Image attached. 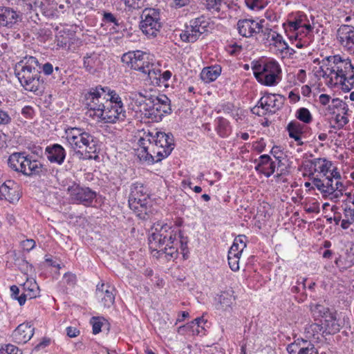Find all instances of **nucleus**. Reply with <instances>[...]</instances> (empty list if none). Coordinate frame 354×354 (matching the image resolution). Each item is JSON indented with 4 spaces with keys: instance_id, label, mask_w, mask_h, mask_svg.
<instances>
[{
    "instance_id": "obj_1",
    "label": "nucleus",
    "mask_w": 354,
    "mask_h": 354,
    "mask_svg": "<svg viewBox=\"0 0 354 354\" xmlns=\"http://www.w3.org/2000/svg\"><path fill=\"white\" fill-rule=\"evenodd\" d=\"M102 86L91 88L84 96L86 115L93 120L104 123H116L124 121L126 111L124 106L112 105L105 98Z\"/></svg>"
},
{
    "instance_id": "obj_2",
    "label": "nucleus",
    "mask_w": 354,
    "mask_h": 354,
    "mask_svg": "<svg viewBox=\"0 0 354 354\" xmlns=\"http://www.w3.org/2000/svg\"><path fill=\"white\" fill-rule=\"evenodd\" d=\"M137 156L149 164L167 158L174 149V137L170 133L157 131L145 133L138 140Z\"/></svg>"
},
{
    "instance_id": "obj_3",
    "label": "nucleus",
    "mask_w": 354,
    "mask_h": 354,
    "mask_svg": "<svg viewBox=\"0 0 354 354\" xmlns=\"http://www.w3.org/2000/svg\"><path fill=\"white\" fill-rule=\"evenodd\" d=\"M314 172L319 174L323 178H313V184L324 199H335L342 195L343 182L338 168L332 161L325 158H315Z\"/></svg>"
},
{
    "instance_id": "obj_4",
    "label": "nucleus",
    "mask_w": 354,
    "mask_h": 354,
    "mask_svg": "<svg viewBox=\"0 0 354 354\" xmlns=\"http://www.w3.org/2000/svg\"><path fill=\"white\" fill-rule=\"evenodd\" d=\"M283 27L288 38L295 42L297 48L307 46L313 36L315 28L314 19L302 12L288 15Z\"/></svg>"
},
{
    "instance_id": "obj_5",
    "label": "nucleus",
    "mask_w": 354,
    "mask_h": 354,
    "mask_svg": "<svg viewBox=\"0 0 354 354\" xmlns=\"http://www.w3.org/2000/svg\"><path fill=\"white\" fill-rule=\"evenodd\" d=\"M318 68L313 70L319 79L322 78L324 83L330 88H333L342 81L346 73L351 70V62L344 59L339 55L328 56L324 58Z\"/></svg>"
},
{
    "instance_id": "obj_6",
    "label": "nucleus",
    "mask_w": 354,
    "mask_h": 354,
    "mask_svg": "<svg viewBox=\"0 0 354 354\" xmlns=\"http://www.w3.org/2000/svg\"><path fill=\"white\" fill-rule=\"evenodd\" d=\"M251 65L256 80L262 85L275 86L282 80L281 66L275 59L261 58L253 61Z\"/></svg>"
},
{
    "instance_id": "obj_7",
    "label": "nucleus",
    "mask_w": 354,
    "mask_h": 354,
    "mask_svg": "<svg viewBox=\"0 0 354 354\" xmlns=\"http://www.w3.org/2000/svg\"><path fill=\"white\" fill-rule=\"evenodd\" d=\"M129 206L141 219H147L152 212L148 188L142 183L135 182L130 186Z\"/></svg>"
},
{
    "instance_id": "obj_8",
    "label": "nucleus",
    "mask_w": 354,
    "mask_h": 354,
    "mask_svg": "<svg viewBox=\"0 0 354 354\" xmlns=\"http://www.w3.org/2000/svg\"><path fill=\"white\" fill-rule=\"evenodd\" d=\"M65 136L68 145L77 153H94L99 149L98 140L84 129L68 128Z\"/></svg>"
},
{
    "instance_id": "obj_9",
    "label": "nucleus",
    "mask_w": 354,
    "mask_h": 354,
    "mask_svg": "<svg viewBox=\"0 0 354 354\" xmlns=\"http://www.w3.org/2000/svg\"><path fill=\"white\" fill-rule=\"evenodd\" d=\"M122 62L131 69L138 71L152 80L156 75V68L153 58L147 53L141 50L129 51L122 57Z\"/></svg>"
},
{
    "instance_id": "obj_10",
    "label": "nucleus",
    "mask_w": 354,
    "mask_h": 354,
    "mask_svg": "<svg viewBox=\"0 0 354 354\" xmlns=\"http://www.w3.org/2000/svg\"><path fill=\"white\" fill-rule=\"evenodd\" d=\"M162 24L158 10L145 8L141 15L140 28L142 32L148 37H155L160 32Z\"/></svg>"
},
{
    "instance_id": "obj_11",
    "label": "nucleus",
    "mask_w": 354,
    "mask_h": 354,
    "mask_svg": "<svg viewBox=\"0 0 354 354\" xmlns=\"http://www.w3.org/2000/svg\"><path fill=\"white\" fill-rule=\"evenodd\" d=\"M284 97L277 94H266L258 102L257 105L252 109V112L259 116L268 113H274L283 105Z\"/></svg>"
},
{
    "instance_id": "obj_12",
    "label": "nucleus",
    "mask_w": 354,
    "mask_h": 354,
    "mask_svg": "<svg viewBox=\"0 0 354 354\" xmlns=\"http://www.w3.org/2000/svg\"><path fill=\"white\" fill-rule=\"evenodd\" d=\"M209 25L208 19L204 16L192 19L189 25L185 26V30L180 33V37L183 41L193 43L199 37L207 31Z\"/></svg>"
},
{
    "instance_id": "obj_13",
    "label": "nucleus",
    "mask_w": 354,
    "mask_h": 354,
    "mask_svg": "<svg viewBox=\"0 0 354 354\" xmlns=\"http://www.w3.org/2000/svg\"><path fill=\"white\" fill-rule=\"evenodd\" d=\"M170 112V100L165 95L152 96L148 111L145 113V118L151 119L153 122H159Z\"/></svg>"
},
{
    "instance_id": "obj_14",
    "label": "nucleus",
    "mask_w": 354,
    "mask_h": 354,
    "mask_svg": "<svg viewBox=\"0 0 354 354\" xmlns=\"http://www.w3.org/2000/svg\"><path fill=\"white\" fill-rule=\"evenodd\" d=\"M151 230V234L149 237L150 250H158V248L165 245L169 239V235L174 234L175 232L171 230L170 225L161 222L154 223Z\"/></svg>"
},
{
    "instance_id": "obj_15",
    "label": "nucleus",
    "mask_w": 354,
    "mask_h": 354,
    "mask_svg": "<svg viewBox=\"0 0 354 354\" xmlns=\"http://www.w3.org/2000/svg\"><path fill=\"white\" fill-rule=\"evenodd\" d=\"M67 192L72 203L91 206L96 197V193L90 188L81 187L73 183L67 188Z\"/></svg>"
},
{
    "instance_id": "obj_16",
    "label": "nucleus",
    "mask_w": 354,
    "mask_h": 354,
    "mask_svg": "<svg viewBox=\"0 0 354 354\" xmlns=\"http://www.w3.org/2000/svg\"><path fill=\"white\" fill-rule=\"evenodd\" d=\"M38 61L34 57H25L15 66V75L20 83L29 77L39 76Z\"/></svg>"
},
{
    "instance_id": "obj_17",
    "label": "nucleus",
    "mask_w": 354,
    "mask_h": 354,
    "mask_svg": "<svg viewBox=\"0 0 354 354\" xmlns=\"http://www.w3.org/2000/svg\"><path fill=\"white\" fill-rule=\"evenodd\" d=\"M337 40L350 54L354 55V26L343 24L337 30Z\"/></svg>"
},
{
    "instance_id": "obj_18",
    "label": "nucleus",
    "mask_w": 354,
    "mask_h": 354,
    "mask_svg": "<svg viewBox=\"0 0 354 354\" xmlns=\"http://www.w3.org/2000/svg\"><path fill=\"white\" fill-rule=\"evenodd\" d=\"M263 19H244L237 22V30L243 37H250L263 31Z\"/></svg>"
},
{
    "instance_id": "obj_19",
    "label": "nucleus",
    "mask_w": 354,
    "mask_h": 354,
    "mask_svg": "<svg viewBox=\"0 0 354 354\" xmlns=\"http://www.w3.org/2000/svg\"><path fill=\"white\" fill-rule=\"evenodd\" d=\"M95 296L104 308H111L115 301V289L108 283H98L96 286Z\"/></svg>"
},
{
    "instance_id": "obj_20",
    "label": "nucleus",
    "mask_w": 354,
    "mask_h": 354,
    "mask_svg": "<svg viewBox=\"0 0 354 354\" xmlns=\"http://www.w3.org/2000/svg\"><path fill=\"white\" fill-rule=\"evenodd\" d=\"M22 19L20 12L8 6H0V28H13Z\"/></svg>"
},
{
    "instance_id": "obj_21",
    "label": "nucleus",
    "mask_w": 354,
    "mask_h": 354,
    "mask_svg": "<svg viewBox=\"0 0 354 354\" xmlns=\"http://www.w3.org/2000/svg\"><path fill=\"white\" fill-rule=\"evenodd\" d=\"M165 246H162L158 250H151L152 252H156L158 257L165 255V257L170 261L175 259L178 256V240L176 234H170L169 239L167 240V243L165 244Z\"/></svg>"
},
{
    "instance_id": "obj_22",
    "label": "nucleus",
    "mask_w": 354,
    "mask_h": 354,
    "mask_svg": "<svg viewBox=\"0 0 354 354\" xmlns=\"http://www.w3.org/2000/svg\"><path fill=\"white\" fill-rule=\"evenodd\" d=\"M288 354H318L315 345L310 341L297 339L287 346Z\"/></svg>"
},
{
    "instance_id": "obj_23",
    "label": "nucleus",
    "mask_w": 354,
    "mask_h": 354,
    "mask_svg": "<svg viewBox=\"0 0 354 354\" xmlns=\"http://www.w3.org/2000/svg\"><path fill=\"white\" fill-rule=\"evenodd\" d=\"M151 98L152 96L148 97L142 93L133 94L131 102L132 110L140 114V118H145V113L148 111Z\"/></svg>"
},
{
    "instance_id": "obj_24",
    "label": "nucleus",
    "mask_w": 354,
    "mask_h": 354,
    "mask_svg": "<svg viewBox=\"0 0 354 354\" xmlns=\"http://www.w3.org/2000/svg\"><path fill=\"white\" fill-rule=\"evenodd\" d=\"M21 286L22 293L18 299L20 306H23L27 299H31L39 296V287L35 279H27Z\"/></svg>"
},
{
    "instance_id": "obj_25",
    "label": "nucleus",
    "mask_w": 354,
    "mask_h": 354,
    "mask_svg": "<svg viewBox=\"0 0 354 354\" xmlns=\"http://www.w3.org/2000/svg\"><path fill=\"white\" fill-rule=\"evenodd\" d=\"M34 330V327L29 322L19 324L12 333L13 341L17 344L26 343L33 336Z\"/></svg>"
},
{
    "instance_id": "obj_26",
    "label": "nucleus",
    "mask_w": 354,
    "mask_h": 354,
    "mask_svg": "<svg viewBox=\"0 0 354 354\" xmlns=\"http://www.w3.org/2000/svg\"><path fill=\"white\" fill-rule=\"evenodd\" d=\"M20 194L17 186L12 180H7L0 186V200H6L10 203L17 202Z\"/></svg>"
},
{
    "instance_id": "obj_27",
    "label": "nucleus",
    "mask_w": 354,
    "mask_h": 354,
    "mask_svg": "<svg viewBox=\"0 0 354 354\" xmlns=\"http://www.w3.org/2000/svg\"><path fill=\"white\" fill-rule=\"evenodd\" d=\"M21 173L26 176H41L46 173V169L40 161L26 156Z\"/></svg>"
},
{
    "instance_id": "obj_28",
    "label": "nucleus",
    "mask_w": 354,
    "mask_h": 354,
    "mask_svg": "<svg viewBox=\"0 0 354 354\" xmlns=\"http://www.w3.org/2000/svg\"><path fill=\"white\" fill-rule=\"evenodd\" d=\"M45 154L47 159L51 163H56L61 165L66 158V152L65 149L59 144H53L46 147Z\"/></svg>"
},
{
    "instance_id": "obj_29",
    "label": "nucleus",
    "mask_w": 354,
    "mask_h": 354,
    "mask_svg": "<svg viewBox=\"0 0 354 354\" xmlns=\"http://www.w3.org/2000/svg\"><path fill=\"white\" fill-rule=\"evenodd\" d=\"M103 57L95 52L86 53L83 58L84 68L87 72L94 74L97 72L102 65Z\"/></svg>"
},
{
    "instance_id": "obj_30",
    "label": "nucleus",
    "mask_w": 354,
    "mask_h": 354,
    "mask_svg": "<svg viewBox=\"0 0 354 354\" xmlns=\"http://www.w3.org/2000/svg\"><path fill=\"white\" fill-rule=\"evenodd\" d=\"M206 9L212 14H218L219 18H226L230 6L224 0H205L204 3Z\"/></svg>"
},
{
    "instance_id": "obj_31",
    "label": "nucleus",
    "mask_w": 354,
    "mask_h": 354,
    "mask_svg": "<svg viewBox=\"0 0 354 354\" xmlns=\"http://www.w3.org/2000/svg\"><path fill=\"white\" fill-rule=\"evenodd\" d=\"M256 162L257 164L255 166V169L259 173L263 174L266 177H270L274 174L276 164L268 155H261Z\"/></svg>"
},
{
    "instance_id": "obj_32",
    "label": "nucleus",
    "mask_w": 354,
    "mask_h": 354,
    "mask_svg": "<svg viewBox=\"0 0 354 354\" xmlns=\"http://www.w3.org/2000/svg\"><path fill=\"white\" fill-rule=\"evenodd\" d=\"M325 331L328 334H334L339 331L342 327V322L337 317L336 313H330L326 316L324 323Z\"/></svg>"
},
{
    "instance_id": "obj_33",
    "label": "nucleus",
    "mask_w": 354,
    "mask_h": 354,
    "mask_svg": "<svg viewBox=\"0 0 354 354\" xmlns=\"http://www.w3.org/2000/svg\"><path fill=\"white\" fill-rule=\"evenodd\" d=\"M286 130L288 132V136L293 138L298 145H302L303 142L301 141V134L304 132V125L299 122L293 120L290 122L287 127Z\"/></svg>"
},
{
    "instance_id": "obj_34",
    "label": "nucleus",
    "mask_w": 354,
    "mask_h": 354,
    "mask_svg": "<svg viewBox=\"0 0 354 354\" xmlns=\"http://www.w3.org/2000/svg\"><path fill=\"white\" fill-rule=\"evenodd\" d=\"M347 105L344 102L339 98L332 99L331 102L326 107L322 108L325 116L331 118L338 112H343Z\"/></svg>"
},
{
    "instance_id": "obj_35",
    "label": "nucleus",
    "mask_w": 354,
    "mask_h": 354,
    "mask_svg": "<svg viewBox=\"0 0 354 354\" xmlns=\"http://www.w3.org/2000/svg\"><path fill=\"white\" fill-rule=\"evenodd\" d=\"M39 9L46 17H58L57 3L55 0H43L39 5Z\"/></svg>"
},
{
    "instance_id": "obj_36",
    "label": "nucleus",
    "mask_w": 354,
    "mask_h": 354,
    "mask_svg": "<svg viewBox=\"0 0 354 354\" xmlns=\"http://www.w3.org/2000/svg\"><path fill=\"white\" fill-rule=\"evenodd\" d=\"M25 90L39 94L42 92L43 82L40 80V75L29 77L24 82L20 83Z\"/></svg>"
},
{
    "instance_id": "obj_37",
    "label": "nucleus",
    "mask_w": 354,
    "mask_h": 354,
    "mask_svg": "<svg viewBox=\"0 0 354 354\" xmlns=\"http://www.w3.org/2000/svg\"><path fill=\"white\" fill-rule=\"evenodd\" d=\"M221 73V66L216 64L204 68L201 73V77L205 82H211L216 80Z\"/></svg>"
},
{
    "instance_id": "obj_38",
    "label": "nucleus",
    "mask_w": 354,
    "mask_h": 354,
    "mask_svg": "<svg viewBox=\"0 0 354 354\" xmlns=\"http://www.w3.org/2000/svg\"><path fill=\"white\" fill-rule=\"evenodd\" d=\"M26 157L23 153H13L8 158V166L14 171L21 172Z\"/></svg>"
},
{
    "instance_id": "obj_39",
    "label": "nucleus",
    "mask_w": 354,
    "mask_h": 354,
    "mask_svg": "<svg viewBox=\"0 0 354 354\" xmlns=\"http://www.w3.org/2000/svg\"><path fill=\"white\" fill-rule=\"evenodd\" d=\"M348 110V109L346 106L342 113L338 112V113L329 118L332 128L341 129L348 122V119L346 117Z\"/></svg>"
},
{
    "instance_id": "obj_40",
    "label": "nucleus",
    "mask_w": 354,
    "mask_h": 354,
    "mask_svg": "<svg viewBox=\"0 0 354 354\" xmlns=\"http://www.w3.org/2000/svg\"><path fill=\"white\" fill-rule=\"evenodd\" d=\"M216 300L218 301L217 308L225 310L231 307L234 301V297L232 292L224 291L217 296Z\"/></svg>"
},
{
    "instance_id": "obj_41",
    "label": "nucleus",
    "mask_w": 354,
    "mask_h": 354,
    "mask_svg": "<svg viewBox=\"0 0 354 354\" xmlns=\"http://www.w3.org/2000/svg\"><path fill=\"white\" fill-rule=\"evenodd\" d=\"M231 127L229 122L223 118H218L216 120V131L223 138L227 137L231 133Z\"/></svg>"
},
{
    "instance_id": "obj_42",
    "label": "nucleus",
    "mask_w": 354,
    "mask_h": 354,
    "mask_svg": "<svg viewBox=\"0 0 354 354\" xmlns=\"http://www.w3.org/2000/svg\"><path fill=\"white\" fill-rule=\"evenodd\" d=\"M234 250L235 249L229 250L227 254V260L230 269L234 272H236L240 269L239 261L242 255V253L239 252L238 251H236Z\"/></svg>"
},
{
    "instance_id": "obj_43",
    "label": "nucleus",
    "mask_w": 354,
    "mask_h": 354,
    "mask_svg": "<svg viewBox=\"0 0 354 354\" xmlns=\"http://www.w3.org/2000/svg\"><path fill=\"white\" fill-rule=\"evenodd\" d=\"M343 190L341 191L342 195H339V196L335 197V199H329L330 201L333 203H338L340 201L342 196H345L346 198L344 199L342 201L345 206H348L351 205V206H354V192H347V185L343 183Z\"/></svg>"
},
{
    "instance_id": "obj_44",
    "label": "nucleus",
    "mask_w": 354,
    "mask_h": 354,
    "mask_svg": "<svg viewBox=\"0 0 354 354\" xmlns=\"http://www.w3.org/2000/svg\"><path fill=\"white\" fill-rule=\"evenodd\" d=\"M102 90L105 95L106 100L111 102L112 105L124 106L121 97L115 91H111L107 87H102Z\"/></svg>"
},
{
    "instance_id": "obj_45",
    "label": "nucleus",
    "mask_w": 354,
    "mask_h": 354,
    "mask_svg": "<svg viewBox=\"0 0 354 354\" xmlns=\"http://www.w3.org/2000/svg\"><path fill=\"white\" fill-rule=\"evenodd\" d=\"M354 68L351 64V70L345 74L346 75L343 77L344 80L339 84L342 85V88L345 90L350 91L354 88Z\"/></svg>"
},
{
    "instance_id": "obj_46",
    "label": "nucleus",
    "mask_w": 354,
    "mask_h": 354,
    "mask_svg": "<svg viewBox=\"0 0 354 354\" xmlns=\"http://www.w3.org/2000/svg\"><path fill=\"white\" fill-rule=\"evenodd\" d=\"M315 158L312 160H306L302 162L301 168L304 170V176H308L311 180L315 177L314 172Z\"/></svg>"
},
{
    "instance_id": "obj_47",
    "label": "nucleus",
    "mask_w": 354,
    "mask_h": 354,
    "mask_svg": "<svg viewBox=\"0 0 354 354\" xmlns=\"http://www.w3.org/2000/svg\"><path fill=\"white\" fill-rule=\"evenodd\" d=\"M296 117L299 120L306 124H309L313 120V116L310 111L304 107L300 108L297 111Z\"/></svg>"
},
{
    "instance_id": "obj_48",
    "label": "nucleus",
    "mask_w": 354,
    "mask_h": 354,
    "mask_svg": "<svg viewBox=\"0 0 354 354\" xmlns=\"http://www.w3.org/2000/svg\"><path fill=\"white\" fill-rule=\"evenodd\" d=\"M246 236L244 235H239L236 237L230 249H236V251L243 253V250L246 248Z\"/></svg>"
},
{
    "instance_id": "obj_49",
    "label": "nucleus",
    "mask_w": 354,
    "mask_h": 354,
    "mask_svg": "<svg viewBox=\"0 0 354 354\" xmlns=\"http://www.w3.org/2000/svg\"><path fill=\"white\" fill-rule=\"evenodd\" d=\"M248 8L253 10L263 9L268 3V0H245Z\"/></svg>"
},
{
    "instance_id": "obj_50",
    "label": "nucleus",
    "mask_w": 354,
    "mask_h": 354,
    "mask_svg": "<svg viewBox=\"0 0 354 354\" xmlns=\"http://www.w3.org/2000/svg\"><path fill=\"white\" fill-rule=\"evenodd\" d=\"M156 75H153L152 79H156L160 83H162L165 86H167L166 82L171 77V72L170 71H165L161 74L159 69H156Z\"/></svg>"
},
{
    "instance_id": "obj_51",
    "label": "nucleus",
    "mask_w": 354,
    "mask_h": 354,
    "mask_svg": "<svg viewBox=\"0 0 354 354\" xmlns=\"http://www.w3.org/2000/svg\"><path fill=\"white\" fill-rule=\"evenodd\" d=\"M104 321V318L100 317H93L91 319L90 323L92 325L93 334H98L101 331Z\"/></svg>"
},
{
    "instance_id": "obj_52",
    "label": "nucleus",
    "mask_w": 354,
    "mask_h": 354,
    "mask_svg": "<svg viewBox=\"0 0 354 354\" xmlns=\"http://www.w3.org/2000/svg\"><path fill=\"white\" fill-rule=\"evenodd\" d=\"M129 11L140 9L143 6V0H121Z\"/></svg>"
},
{
    "instance_id": "obj_53",
    "label": "nucleus",
    "mask_w": 354,
    "mask_h": 354,
    "mask_svg": "<svg viewBox=\"0 0 354 354\" xmlns=\"http://www.w3.org/2000/svg\"><path fill=\"white\" fill-rule=\"evenodd\" d=\"M205 323L206 321L203 317H198L190 323V326L192 328L194 333L200 334L204 330L202 324H205Z\"/></svg>"
},
{
    "instance_id": "obj_54",
    "label": "nucleus",
    "mask_w": 354,
    "mask_h": 354,
    "mask_svg": "<svg viewBox=\"0 0 354 354\" xmlns=\"http://www.w3.org/2000/svg\"><path fill=\"white\" fill-rule=\"evenodd\" d=\"M225 50L228 54L232 56H238L241 54L243 50V47L241 45L237 44L236 43H234L232 44H230L225 47Z\"/></svg>"
},
{
    "instance_id": "obj_55",
    "label": "nucleus",
    "mask_w": 354,
    "mask_h": 354,
    "mask_svg": "<svg viewBox=\"0 0 354 354\" xmlns=\"http://www.w3.org/2000/svg\"><path fill=\"white\" fill-rule=\"evenodd\" d=\"M70 37L69 34H67L66 36L61 35V32H59V35L57 36V45L62 48H66L70 46Z\"/></svg>"
},
{
    "instance_id": "obj_56",
    "label": "nucleus",
    "mask_w": 354,
    "mask_h": 354,
    "mask_svg": "<svg viewBox=\"0 0 354 354\" xmlns=\"http://www.w3.org/2000/svg\"><path fill=\"white\" fill-rule=\"evenodd\" d=\"M270 36L271 37L272 39L274 41L275 44H279V46L282 48H287V44L284 41L283 37L281 35L277 33L276 32H272L270 34Z\"/></svg>"
},
{
    "instance_id": "obj_57",
    "label": "nucleus",
    "mask_w": 354,
    "mask_h": 354,
    "mask_svg": "<svg viewBox=\"0 0 354 354\" xmlns=\"http://www.w3.org/2000/svg\"><path fill=\"white\" fill-rule=\"evenodd\" d=\"M270 153L276 160L279 161V162H281V160L283 158L284 153L281 147L280 146H274L272 148Z\"/></svg>"
},
{
    "instance_id": "obj_58",
    "label": "nucleus",
    "mask_w": 354,
    "mask_h": 354,
    "mask_svg": "<svg viewBox=\"0 0 354 354\" xmlns=\"http://www.w3.org/2000/svg\"><path fill=\"white\" fill-rule=\"evenodd\" d=\"M304 210L307 213H315L318 214L320 211L319 209V203L317 201H315L309 205H306L304 206Z\"/></svg>"
},
{
    "instance_id": "obj_59",
    "label": "nucleus",
    "mask_w": 354,
    "mask_h": 354,
    "mask_svg": "<svg viewBox=\"0 0 354 354\" xmlns=\"http://www.w3.org/2000/svg\"><path fill=\"white\" fill-rule=\"evenodd\" d=\"M174 234L177 235V239L178 240V245H180V248L183 251L187 248V238L183 237L182 233L180 230L176 231Z\"/></svg>"
},
{
    "instance_id": "obj_60",
    "label": "nucleus",
    "mask_w": 354,
    "mask_h": 354,
    "mask_svg": "<svg viewBox=\"0 0 354 354\" xmlns=\"http://www.w3.org/2000/svg\"><path fill=\"white\" fill-rule=\"evenodd\" d=\"M6 354H22V352L15 346L12 344L6 345L5 348H1Z\"/></svg>"
},
{
    "instance_id": "obj_61",
    "label": "nucleus",
    "mask_w": 354,
    "mask_h": 354,
    "mask_svg": "<svg viewBox=\"0 0 354 354\" xmlns=\"http://www.w3.org/2000/svg\"><path fill=\"white\" fill-rule=\"evenodd\" d=\"M344 214L346 218L354 222V206H351V205L345 206Z\"/></svg>"
},
{
    "instance_id": "obj_62",
    "label": "nucleus",
    "mask_w": 354,
    "mask_h": 354,
    "mask_svg": "<svg viewBox=\"0 0 354 354\" xmlns=\"http://www.w3.org/2000/svg\"><path fill=\"white\" fill-rule=\"evenodd\" d=\"M11 122V117L8 113L0 109V125H6Z\"/></svg>"
},
{
    "instance_id": "obj_63",
    "label": "nucleus",
    "mask_w": 354,
    "mask_h": 354,
    "mask_svg": "<svg viewBox=\"0 0 354 354\" xmlns=\"http://www.w3.org/2000/svg\"><path fill=\"white\" fill-rule=\"evenodd\" d=\"M103 21L105 23L113 24L118 25V21L115 16L111 12H104L103 15Z\"/></svg>"
},
{
    "instance_id": "obj_64",
    "label": "nucleus",
    "mask_w": 354,
    "mask_h": 354,
    "mask_svg": "<svg viewBox=\"0 0 354 354\" xmlns=\"http://www.w3.org/2000/svg\"><path fill=\"white\" fill-rule=\"evenodd\" d=\"M331 97L327 94H321L319 96V102L323 106V107H326L328 104L331 102Z\"/></svg>"
}]
</instances>
